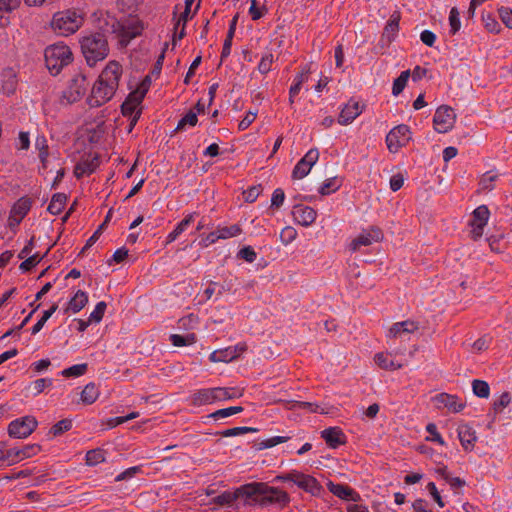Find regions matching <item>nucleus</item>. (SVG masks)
<instances>
[{
	"label": "nucleus",
	"mask_w": 512,
	"mask_h": 512,
	"mask_svg": "<svg viewBox=\"0 0 512 512\" xmlns=\"http://www.w3.org/2000/svg\"><path fill=\"white\" fill-rule=\"evenodd\" d=\"M243 498L246 504H258L262 507L270 505L285 506L289 503V495L276 487L264 482H252L237 488L234 492L225 491L214 497L210 504L230 506L234 501Z\"/></svg>",
	"instance_id": "obj_1"
},
{
	"label": "nucleus",
	"mask_w": 512,
	"mask_h": 512,
	"mask_svg": "<svg viewBox=\"0 0 512 512\" xmlns=\"http://www.w3.org/2000/svg\"><path fill=\"white\" fill-rule=\"evenodd\" d=\"M121 75L122 66L116 61H110L93 84L87 104L96 108L110 101L118 89Z\"/></svg>",
	"instance_id": "obj_2"
},
{
	"label": "nucleus",
	"mask_w": 512,
	"mask_h": 512,
	"mask_svg": "<svg viewBox=\"0 0 512 512\" xmlns=\"http://www.w3.org/2000/svg\"><path fill=\"white\" fill-rule=\"evenodd\" d=\"M105 32H110V28L101 27V31L91 33L80 40L82 54L90 67L104 60L109 54Z\"/></svg>",
	"instance_id": "obj_3"
},
{
	"label": "nucleus",
	"mask_w": 512,
	"mask_h": 512,
	"mask_svg": "<svg viewBox=\"0 0 512 512\" xmlns=\"http://www.w3.org/2000/svg\"><path fill=\"white\" fill-rule=\"evenodd\" d=\"M44 58L47 69L53 76H56L63 67L72 62L73 54L67 45L57 43L46 47Z\"/></svg>",
	"instance_id": "obj_4"
},
{
	"label": "nucleus",
	"mask_w": 512,
	"mask_h": 512,
	"mask_svg": "<svg viewBox=\"0 0 512 512\" xmlns=\"http://www.w3.org/2000/svg\"><path fill=\"white\" fill-rule=\"evenodd\" d=\"M84 18L76 10L59 11L53 15L52 29L61 36L74 34L83 24Z\"/></svg>",
	"instance_id": "obj_5"
},
{
	"label": "nucleus",
	"mask_w": 512,
	"mask_h": 512,
	"mask_svg": "<svg viewBox=\"0 0 512 512\" xmlns=\"http://www.w3.org/2000/svg\"><path fill=\"white\" fill-rule=\"evenodd\" d=\"M106 26L110 28V33L118 35L121 46H127L129 42L139 36L143 30L142 23L134 19L122 23L112 18L111 23L106 22Z\"/></svg>",
	"instance_id": "obj_6"
},
{
	"label": "nucleus",
	"mask_w": 512,
	"mask_h": 512,
	"mask_svg": "<svg viewBox=\"0 0 512 512\" xmlns=\"http://www.w3.org/2000/svg\"><path fill=\"white\" fill-rule=\"evenodd\" d=\"M38 422L33 416H25L13 420L8 425V434L13 438H27L37 428Z\"/></svg>",
	"instance_id": "obj_7"
},
{
	"label": "nucleus",
	"mask_w": 512,
	"mask_h": 512,
	"mask_svg": "<svg viewBox=\"0 0 512 512\" xmlns=\"http://www.w3.org/2000/svg\"><path fill=\"white\" fill-rule=\"evenodd\" d=\"M408 125L400 124L394 127L386 136L387 148L391 153H397L400 148L407 145L411 137Z\"/></svg>",
	"instance_id": "obj_8"
},
{
	"label": "nucleus",
	"mask_w": 512,
	"mask_h": 512,
	"mask_svg": "<svg viewBox=\"0 0 512 512\" xmlns=\"http://www.w3.org/2000/svg\"><path fill=\"white\" fill-rule=\"evenodd\" d=\"M455 120L456 114L452 107L441 105L437 108L433 117L434 128L438 133H446L453 128Z\"/></svg>",
	"instance_id": "obj_9"
},
{
	"label": "nucleus",
	"mask_w": 512,
	"mask_h": 512,
	"mask_svg": "<svg viewBox=\"0 0 512 512\" xmlns=\"http://www.w3.org/2000/svg\"><path fill=\"white\" fill-rule=\"evenodd\" d=\"M88 86L86 76L79 73L71 79L67 90L63 92V98L67 100L68 104L75 103L86 94Z\"/></svg>",
	"instance_id": "obj_10"
},
{
	"label": "nucleus",
	"mask_w": 512,
	"mask_h": 512,
	"mask_svg": "<svg viewBox=\"0 0 512 512\" xmlns=\"http://www.w3.org/2000/svg\"><path fill=\"white\" fill-rule=\"evenodd\" d=\"M41 451L39 444L26 445L22 449L12 448L6 452L7 465L11 466L19 461L30 458Z\"/></svg>",
	"instance_id": "obj_11"
},
{
	"label": "nucleus",
	"mask_w": 512,
	"mask_h": 512,
	"mask_svg": "<svg viewBox=\"0 0 512 512\" xmlns=\"http://www.w3.org/2000/svg\"><path fill=\"white\" fill-rule=\"evenodd\" d=\"M292 477L296 478L295 484L299 488L303 489L306 492L311 493L314 496L320 494V492L322 490V486L319 484V482L313 476L305 475L301 472L293 470Z\"/></svg>",
	"instance_id": "obj_12"
},
{
	"label": "nucleus",
	"mask_w": 512,
	"mask_h": 512,
	"mask_svg": "<svg viewBox=\"0 0 512 512\" xmlns=\"http://www.w3.org/2000/svg\"><path fill=\"white\" fill-rule=\"evenodd\" d=\"M458 400V396L448 393H440L433 398L437 409L448 408L454 413L462 411L466 406L464 402H458Z\"/></svg>",
	"instance_id": "obj_13"
},
{
	"label": "nucleus",
	"mask_w": 512,
	"mask_h": 512,
	"mask_svg": "<svg viewBox=\"0 0 512 512\" xmlns=\"http://www.w3.org/2000/svg\"><path fill=\"white\" fill-rule=\"evenodd\" d=\"M292 215L298 224L307 227L315 221L317 214L313 208L298 204L294 205Z\"/></svg>",
	"instance_id": "obj_14"
},
{
	"label": "nucleus",
	"mask_w": 512,
	"mask_h": 512,
	"mask_svg": "<svg viewBox=\"0 0 512 512\" xmlns=\"http://www.w3.org/2000/svg\"><path fill=\"white\" fill-rule=\"evenodd\" d=\"M328 490L335 496L339 497L343 500H351L353 502H358L361 499L359 493L344 484H335L332 481L327 483Z\"/></svg>",
	"instance_id": "obj_15"
},
{
	"label": "nucleus",
	"mask_w": 512,
	"mask_h": 512,
	"mask_svg": "<svg viewBox=\"0 0 512 512\" xmlns=\"http://www.w3.org/2000/svg\"><path fill=\"white\" fill-rule=\"evenodd\" d=\"M321 437L325 440L326 444L336 449L346 443V437L339 427H329L321 431Z\"/></svg>",
	"instance_id": "obj_16"
},
{
	"label": "nucleus",
	"mask_w": 512,
	"mask_h": 512,
	"mask_svg": "<svg viewBox=\"0 0 512 512\" xmlns=\"http://www.w3.org/2000/svg\"><path fill=\"white\" fill-rule=\"evenodd\" d=\"M459 441L463 449L467 452L473 450L477 436L475 431L467 424H462L457 429Z\"/></svg>",
	"instance_id": "obj_17"
},
{
	"label": "nucleus",
	"mask_w": 512,
	"mask_h": 512,
	"mask_svg": "<svg viewBox=\"0 0 512 512\" xmlns=\"http://www.w3.org/2000/svg\"><path fill=\"white\" fill-rule=\"evenodd\" d=\"M418 328L419 323L412 320L397 322L390 327L388 337L396 338L403 333H413L418 330Z\"/></svg>",
	"instance_id": "obj_18"
},
{
	"label": "nucleus",
	"mask_w": 512,
	"mask_h": 512,
	"mask_svg": "<svg viewBox=\"0 0 512 512\" xmlns=\"http://www.w3.org/2000/svg\"><path fill=\"white\" fill-rule=\"evenodd\" d=\"M361 112L362 110L359 108L358 102H353V104L348 103L341 110L338 117V123L340 125H347L355 120L361 114Z\"/></svg>",
	"instance_id": "obj_19"
},
{
	"label": "nucleus",
	"mask_w": 512,
	"mask_h": 512,
	"mask_svg": "<svg viewBox=\"0 0 512 512\" xmlns=\"http://www.w3.org/2000/svg\"><path fill=\"white\" fill-rule=\"evenodd\" d=\"M32 205V201L28 197L20 198L12 207L11 214L17 216L15 218V225H19L23 218L27 215Z\"/></svg>",
	"instance_id": "obj_20"
},
{
	"label": "nucleus",
	"mask_w": 512,
	"mask_h": 512,
	"mask_svg": "<svg viewBox=\"0 0 512 512\" xmlns=\"http://www.w3.org/2000/svg\"><path fill=\"white\" fill-rule=\"evenodd\" d=\"M87 302L88 296L86 292L78 290L75 293V295L69 300L64 312L67 313L69 311H72L73 313H78L86 306Z\"/></svg>",
	"instance_id": "obj_21"
},
{
	"label": "nucleus",
	"mask_w": 512,
	"mask_h": 512,
	"mask_svg": "<svg viewBox=\"0 0 512 512\" xmlns=\"http://www.w3.org/2000/svg\"><path fill=\"white\" fill-rule=\"evenodd\" d=\"M400 12L399 11H395L391 17H390V20L387 22L385 28H384V31H383V34H382V39H387V42L388 43H391L392 40L394 39V36L395 34L398 32L399 30V21H400Z\"/></svg>",
	"instance_id": "obj_22"
},
{
	"label": "nucleus",
	"mask_w": 512,
	"mask_h": 512,
	"mask_svg": "<svg viewBox=\"0 0 512 512\" xmlns=\"http://www.w3.org/2000/svg\"><path fill=\"white\" fill-rule=\"evenodd\" d=\"M99 164V159L97 156L83 160L76 164L74 168V175L76 178H81L85 174H91L95 171L96 167Z\"/></svg>",
	"instance_id": "obj_23"
},
{
	"label": "nucleus",
	"mask_w": 512,
	"mask_h": 512,
	"mask_svg": "<svg viewBox=\"0 0 512 512\" xmlns=\"http://www.w3.org/2000/svg\"><path fill=\"white\" fill-rule=\"evenodd\" d=\"M20 5V0H0V26L6 27L9 23V16Z\"/></svg>",
	"instance_id": "obj_24"
},
{
	"label": "nucleus",
	"mask_w": 512,
	"mask_h": 512,
	"mask_svg": "<svg viewBox=\"0 0 512 512\" xmlns=\"http://www.w3.org/2000/svg\"><path fill=\"white\" fill-rule=\"evenodd\" d=\"M214 401H216L215 388L200 389L193 395L192 398V403L195 406H201L204 404L212 403Z\"/></svg>",
	"instance_id": "obj_25"
},
{
	"label": "nucleus",
	"mask_w": 512,
	"mask_h": 512,
	"mask_svg": "<svg viewBox=\"0 0 512 512\" xmlns=\"http://www.w3.org/2000/svg\"><path fill=\"white\" fill-rule=\"evenodd\" d=\"M67 196L64 193H55L48 205V212L52 215H58L62 212L66 205Z\"/></svg>",
	"instance_id": "obj_26"
},
{
	"label": "nucleus",
	"mask_w": 512,
	"mask_h": 512,
	"mask_svg": "<svg viewBox=\"0 0 512 512\" xmlns=\"http://www.w3.org/2000/svg\"><path fill=\"white\" fill-rule=\"evenodd\" d=\"M3 77V91L8 95L13 94L17 88V79L15 73L11 69H9L4 73Z\"/></svg>",
	"instance_id": "obj_27"
},
{
	"label": "nucleus",
	"mask_w": 512,
	"mask_h": 512,
	"mask_svg": "<svg viewBox=\"0 0 512 512\" xmlns=\"http://www.w3.org/2000/svg\"><path fill=\"white\" fill-rule=\"evenodd\" d=\"M489 210L487 206L481 205L477 207L472 213V219L469 222L470 226H474V224H487L489 218Z\"/></svg>",
	"instance_id": "obj_28"
},
{
	"label": "nucleus",
	"mask_w": 512,
	"mask_h": 512,
	"mask_svg": "<svg viewBox=\"0 0 512 512\" xmlns=\"http://www.w3.org/2000/svg\"><path fill=\"white\" fill-rule=\"evenodd\" d=\"M436 472L447 482L450 484L452 488H461L466 482L459 478L453 477L447 470V466L440 467L436 470Z\"/></svg>",
	"instance_id": "obj_29"
},
{
	"label": "nucleus",
	"mask_w": 512,
	"mask_h": 512,
	"mask_svg": "<svg viewBox=\"0 0 512 512\" xmlns=\"http://www.w3.org/2000/svg\"><path fill=\"white\" fill-rule=\"evenodd\" d=\"M99 396L98 388L94 383H88L81 392V400L85 404H92Z\"/></svg>",
	"instance_id": "obj_30"
},
{
	"label": "nucleus",
	"mask_w": 512,
	"mask_h": 512,
	"mask_svg": "<svg viewBox=\"0 0 512 512\" xmlns=\"http://www.w3.org/2000/svg\"><path fill=\"white\" fill-rule=\"evenodd\" d=\"M56 244V242H54L53 244H51L47 251L45 252V254L40 257L38 253L28 257L27 259H25L19 266L20 270H22L23 272H27V271H30L32 268H34L50 251V249Z\"/></svg>",
	"instance_id": "obj_31"
},
{
	"label": "nucleus",
	"mask_w": 512,
	"mask_h": 512,
	"mask_svg": "<svg viewBox=\"0 0 512 512\" xmlns=\"http://www.w3.org/2000/svg\"><path fill=\"white\" fill-rule=\"evenodd\" d=\"M472 390L474 395L479 398H488L490 395V386L484 380L475 379L472 381Z\"/></svg>",
	"instance_id": "obj_32"
},
{
	"label": "nucleus",
	"mask_w": 512,
	"mask_h": 512,
	"mask_svg": "<svg viewBox=\"0 0 512 512\" xmlns=\"http://www.w3.org/2000/svg\"><path fill=\"white\" fill-rule=\"evenodd\" d=\"M194 220V214L187 215L177 226L176 228L168 235L167 243L173 242L185 229L186 227L192 223Z\"/></svg>",
	"instance_id": "obj_33"
},
{
	"label": "nucleus",
	"mask_w": 512,
	"mask_h": 512,
	"mask_svg": "<svg viewBox=\"0 0 512 512\" xmlns=\"http://www.w3.org/2000/svg\"><path fill=\"white\" fill-rule=\"evenodd\" d=\"M409 77L410 70H405L401 72V74L394 80L392 87L393 95L397 96L404 90Z\"/></svg>",
	"instance_id": "obj_34"
},
{
	"label": "nucleus",
	"mask_w": 512,
	"mask_h": 512,
	"mask_svg": "<svg viewBox=\"0 0 512 512\" xmlns=\"http://www.w3.org/2000/svg\"><path fill=\"white\" fill-rule=\"evenodd\" d=\"M197 122H198V118H197L196 113L189 111L185 116H183L179 120L176 128L173 131V134L184 130L185 126H187V125L194 127L197 124Z\"/></svg>",
	"instance_id": "obj_35"
},
{
	"label": "nucleus",
	"mask_w": 512,
	"mask_h": 512,
	"mask_svg": "<svg viewBox=\"0 0 512 512\" xmlns=\"http://www.w3.org/2000/svg\"><path fill=\"white\" fill-rule=\"evenodd\" d=\"M104 460V451L100 448L89 450L86 453V464L89 466L97 465L104 462Z\"/></svg>",
	"instance_id": "obj_36"
},
{
	"label": "nucleus",
	"mask_w": 512,
	"mask_h": 512,
	"mask_svg": "<svg viewBox=\"0 0 512 512\" xmlns=\"http://www.w3.org/2000/svg\"><path fill=\"white\" fill-rule=\"evenodd\" d=\"M242 411H243V407H241V406H231L228 408L219 409V410L211 413L208 417L217 420L219 418H225V417H229V416L241 413Z\"/></svg>",
	"instance_id": "obj_37"
},
{
	"label": "nucleus",
	"mask_w": 512,
	"mask_h": 512,
	"mask_svg": "<svg viewBox=\"0 0 512 512\" xmlns=\"http://www.w3.org/2000/svg\"><path fill=\"white\" fill-rule=\"evenodd\" d=\"M88 369L87 363L73 365L61 371V375L64 377H79L86 373Z\"/></svg>",
	"instance_id": "obj_38"
},
{
	"label": "nucleus",
	"mask_w": 512,
	"mask_h": 512,
	"mask_svg": "<svg viewBox=\"0 0 512 512\" xmlns=\"http://www.w3.org/2000/svg\"><path fill=\"white\" fill-rule=\"evenodd\" d=\"M58 309L57 304H53L48 310L44 311L42 317L37 321V323L32 327V334H37L48 321V319L56 312Z\"/></svg>",
	"instance_id": "obj_39"
},
{
	"label": "nucleus",
	"mask_w": 512,
	"mask_h": 512,
	"mask_svg": "<svg viewBox=\"0 0 512 512\" xmlns=\"http://www.w3.org/2000/svg\"><path fill=\"white\" fill-rule=\"evenodd\" d=\"M290 439L288 436H275L266 440H263L257 444V450H263L272 448L278 444L287 442Z\"/></svg>",
	"instance_id": "obj_40"
},
{
	"label": "nucleus",
	"mask_w": 512,
	"mask_h": 512,
	"mask_svg": "<svg viewBox=\"0 0 512 512\" xmlns=\"http://www.w3.org/2000/svg\"><path fill=\"white\" fill-rule=\"evenodd\" d=\"M255 432H258L257 428L242 426V427H234V428L226 429V430L219 432L218 434H220L222 437H231V436H237L240 434L255 433Z\"/></svg>",
	"instance_id": "obj_41"
},
{
	"label": "nucleus",
	"mask_w": 512,
	"mask_h": 512,
	"mask_svg": "<svg viewBox=\"0 0 512 512\" xmlns=\"http://www.w3.org/2000/svg\"><path fill=\"white\" fill-rule=\"evenodd\" d=\"M238 396H241V393H236L235 388H215L216 401L228 400Z\"/></svg>",
	"instance_id": "obj_42"
},
{
	"label": "nucleus",
	"mask_w": 512,
	"mask_h": 512,
	"mask_svg": "<svg viewBox=\"0 0 512 512\" xmlns=\"http://www.w3.org/2000/svg\"><path fill=\"white\" fill-rule=\"evenodd\" d=\"M195 335L194 334H188L186 336H182L179 334H172L170 336V340L172 344L176 347H182L186 346L188 344H192L195 342Z\"/></svg>",
	"instance_id": "obj_43"
},
{
	"label": "nucleus",
	"mask_w": 512,
	"mask_h": 512,
	"mask_svg": "<svg viewBox=\"0 0 512 512\" xmlns=\"http://www.w3.org/2000/svg\"><path fill=\"white\" fill-rule=\"evenodd\" d=\"M71 427H72V420L62 419L51 427L50 433L53 436H59L62 433L69 431L71 429Z\"/></svg>",
	"instance_id": "obj_44"
},
{
	"label": "nucleus",
	"mask_w": 512,
	"mask_h": 512,
	"mask_svg": "<svg viewBox=\"0 0 512 512\" xmlns=\"http://www.w3.org/2000/svg\"><path fill=\"white\" fill-rule=\"evenodd\" d=\"M373 242L371 236L366 234H360L357 236L350 244L351 251L355 252L357 251L361 246H369Z\"/></svg>",
	"instance_id": "obj_45"
},
{
	"label": "nucleus",
	"mask_w": 512,
	"mask_h": 512,
	"mask_svg": "<svg viewBox=\"0 0 512 512\" xmlns=\"http://www.w3.org/2000/svg\"><path fill=\"white\" fill-rule=\"evenodd\" d=\"M460 13L458 11V9L456 7H453L451 8L450 10V14H449V24H450V32L451 34H456L459 30H460V27H461V22H460Z\"/></svg>",
	"instance_id": "obj_46"
},
{
	"label": "nucleus",
	"mask_w": 512,
	"mask_h": 512,
	"mask_svg": "<svg viewBox=\"0 0 512 512\" xmlns=\"http://www.w3.org/2000/svg\"><path fill=\"white\" fill-rule=\"evenodd\" d=\"M511 402V396L509 392H503L499 398V400L493 403L494 414L501 412L504 408H506Z\"/></svg>",
	"instance_id": "obj_47"
},
{
	"label": "nucleus",
	"mask_w": 512,
	"mask_h": 512,
	"mask_svg": "<svg viewBox=\"0 0 512 512\" xmlns=\"http://www.w3.org/2000/svg\"><path fill=\"white\" fill-rule=\"evenodd\" d=\"M309 167L306 165V162L301 158L300 161L296 164L292 172L293 179H301L309 174Z\"/></svg>",
	"instance_id": "obj_48"
},
{
	"label": "nucleus",
	"mask_w": 512,
	"mask_h": 512,
	"mask_svg": "<svg viewBox=\"0 0 512 512\" xmlns=\"http://www.w3.org/2000/svg\"><path fill=\"white\" fill-rule=\"evenodd\" d=\"M107 304L104 301L98 302L94 311L90 314L89 322H96L99 323L105 313Z\"/></svg>",
	"instance_id": "obj_49"
},
{
	"label": "nucleus",
	"mask_w": 512,
	"mask_h": 512,
	"mask_svg": "<svg viewBox=\"0 0 512 512\" xmlns=\"http://www.w3.org/2000/svg\"><path fill=\"white\" fill-rule=\"evenodd\" d=\"M262 190L263 189L261 185H255L250 187L248 190L243 192L245 201L248 203H253L261 194Z\"/></svg>",
	"instance_id": "obj_50"
},
{
	"label": "nucleus",
	"mask_w": 512,
	"mask_h": 512,
	"mask_svg": "<svg viewBox=\"0 0 512 512\" xmlns=\"http://www.w3.org/2000/svg\"><path fill=\"white\" fill-rule=\"evenodd\" d=\"M238 258L244 259L245 261L252 263L256 260V252L251 246H245L238 252Z\"/></svg>",
	"instance_id": "obj_51"
},
{
	"label": "nucleus",
	"mask_w": 512,
	"mask_h": 512,
	"mask_svg": "<svg viewBox=\"0 0 512 512\" xmlns=\"http://www.w3.org/2000/svg\"><path fill=\"white\" fill-rule=\"evenodd\" d=\"M242 231L241 227L239 225H232L230 227H223L221 229H218V233L221 236V239H226L229 237L236 236L240 234Z\"/></svg>",
	"instance_id": "obj_52"
},
{
	"label": "nucleus",
	"mask_w": 512,
	"mask_h": 512,
	"mask_svg": "<svg viewBox=\"0 0 512 512\" xmlns=\"http://www.w3.org/2000/svg\"><path fill=\"white\" fill-rule=\"evenodd\" d=\"M498 13L506 27L512 29V9L502 6L498 9Z\"/></svg>",
	"instance_id": "obj_53"
},
{
	"label": "nucleus",
	"mask_w": 512,
	"mask_h": 512,
	"mask_svg": "<svg viewBox=\"0 0 512 512\" xmlns=\"http://www.w3.org/2000/svg\"><path fill=\"white\" fill-rule=\"evenodd\" d=\"M104 230V225H100L93 235L86 241L85 246L82 248L78 256H82L86 250H88L94 243L99 239L100 235Z\"/></svg>",
	"instance_id": "obj_54"
},
{
	"label": "nucleus",
	"mask_w": 512,
	"mask_h": 512,
	"mask_svg": "<svg viewBox=\"0 0 512 512\" xmlns=\"http://www.w3.org/2000/svg\"><path fill=\"white\" fill-rule=\"evenodd\" d=\"M273 63V55L267 54L262 57L259 65L258 70L261 74H267L271 70V66Z\"/></svg>",
	"instance_id": "obj_55"
},
{
	"label": "nucleus",
	"mask_w": 512,
	"mask_h": 512,
	"mask_svg": "<svg viewBox=\"0 0 512 512\" xmlns=\"http://www.w3.org/2000/svg\"><path fill=\"white\" fill-rule=\"evenodd\" d=\"M318 158H319L318 150L316 148H312L305 154V156L302 159L306 162V165L309 167V170H311V168L316 163Z\"/></svg>",
	"instance_id": "obj_56"
},
{
	"label": "nucleus",
	"mask_w": 512,
	"mask_h": 512,
	"mask_svg": "<svg viewBox=\"0 0 512 512\" xmlns=\"http://www.w3.org/2000/svg\"><path fill=\"white\" fill-rule=\"evenodd\" d=\"M284 199V191L280 188L275 189L271 199V207L279 208L283 204Z\"/></svg>",
	"instance_id": "obj_57"
},
{
	"label": "nucleus",
	"mask_w": 512,
	"mask_h": 512,
	"mask_svg": "<svg viewBox=\"0 0 512 512\" xmlns=\"http://www.w3.org/2000/svg\"><path fill=\"white\" fill-rule=\"evenodd\" d=\"M427 489L430 492L431 496L433 497L434 501L438 504V506L443 508L445 504L444 501L442 500L440 493L437 490L435 483L429 482L427 484Z\"/></svg>",
	"instance_id": "obj_58"
},
{
	"label": "nucleus",
	"mask_w": 512,
	"mask_h": 512,
	"mask_svg": "<svg viewBox=\"0 0 512 512\" xmlns=\"http://www.w3.org/2000/svg\"><path fill=\"white\" fill-rule=\"evenodd\" d=\"M140 470H141V468L139 466L130 467V468L126 469L125 471H123L122 473H120L118 476H116L115 481L119 482L122 480H126L128 478H131L134 475H136L138 472H140Z\"/></svg>",
	"instance_id": "obj_59"
},
{
	"label": "nucleus",
	"mask_w": 512,
	"mask_h": 512,
	"mask_svg": "<svg viewBox=\"0 0 512 512\" xmlns=\"http://www.w3.org/2000/svg\"><path fill=\"white\" fill-rule=\"evenodd\" d=\"M220 354L222 355L223 362H230L237 358L239 356V353H237V348L232 349L231 347L219 350Z\"/></svg>",
	"instance_id": "obj_60"
},
{
	"label": "nucleus",
	"mask_w": 512,
	"mask_h": 512,
	"mask_svg": "<svg viewBox=\"0 0 512 512\" xmlns=\"http://www.w3.org/2000/svg\"><path fill=\"white\" fill-rule=\"evenodd\" d=\"M404 184V177L401 173L395 174L390 179V189L393 192L398 191Z\"/></svg>",
	"instance_id": "obj_61"
},
{
	"label": "nucleus",
	"mask_w": 512,
	"mask_h": 512,
	"mask_svg": "<svg viewBox=\"0 0 512 512\" xmlns=\"http://www.w3.org/2000/svg\"><path fill=\"white\" fill-rule=\"evenodd\" d=\"M256 116H257V112L249 111L245 115V117L240 121L239 129L242 131L247 129L254 122V120L256 119Z\"/></svg>",
	"instance_id": "obj_62"
},
{
	"label": "nucleus",
	"mask_w": 512,
	"mask_h": 512,
	"mask_svg": "<svg viewBox=\"0 0 512 512\" xmlns=\"http://www.w3.org/2000/svg\"><path fill=\"white\" fill-rule=\"evenodd\" d=\"M52 384V380L51 379H45V378H40V379H37L34 383H33V389L35 391V395H38L40 394L45 387H48Z\"/></svg>",
	"instance_id": "obj_63"
},
{
	"label": "nucleus",
	"mask_w": 512,
	"mask_h": 512,
	"mask_svg": "<svg viewBox=\"0 0 512 512\" xmlns=\"http://www.w3.org/2000/svg\"><path fill=\"white\" fill-rule=\"evenodd\" d=\"M145 95L138 88L132 91L126 98V101H129L132 104L139 105L142 103Z\"/></svg>",
	"instance_id": "obj_64"
}]
</instances>
